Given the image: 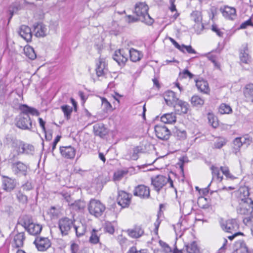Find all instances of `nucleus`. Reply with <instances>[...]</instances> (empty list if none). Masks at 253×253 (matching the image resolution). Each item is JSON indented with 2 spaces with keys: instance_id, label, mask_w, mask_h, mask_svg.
I'll return each instance as SVG.
<instances>
[{
  "instance_id": "nucleus-9",
  "label": "nucleus",
  "mask_w": 253,
  "mask_h": 253,
  "mask_svg": "<svg viewBox=\"0 0 253 253\" xmlns=\"http://www.w3.org/2000/svg\"><path fill=\"white\" fill-rule=\"evenodd\" d=\"M13 161H11L12 172L18 176L26 175L28 169L27 166L19 161L16 162Z\"/></svg>"
},
{
  "instance_id": "nucleus-55",
  "label": "nucleus",
  "mask_w": 253,
  "mask_h": 253,
  "mask_svg": "<svg viewBox=\"0 0 253 253\" xmlns=\"http://www.w3.org/2000/svg\"><path fill=\"white\" fill-rule=\"evenodd\" d=\"M181 48L183 49L182 50H181L183 52H184V50H186V51L189 53L195 54L196 53V51L192 47L191 45H185L182 44L181 45Z\"/></svg>"
},
{
  "instance_id": "nucleus-17",
  "label": "nucleus",
  "mask_w": 253,
  "mask_h": 253,
  "mask_svg": "<svg viewBox=\"0 0 253 253\" xmlns=\"http://www.w3.org/2000/svg\"><path fill=\"white\" fill-rule=\"evenodd\" d=\"M222 229L226 232L232 233L238 228L236 221L234 219L228 220L225 222H221Z\"/></svg>"
},
{
  "instance_id": "nucleus-51",
  "label": "nucleus",
  "mask_w": 253,
  "mask_h": 253,
  "mask_svg": "<svg viewBox=\"0 0 253 253\" xmlns=\"http://www.w3.org/2000/svg\"><path fill=\"white\" fill-rule=\"evenodd\" d=\"M193 28L195 29L196 33L197 34H200L201 33V32L203 30L204 26L202 22H195V24L193 26Z\"/></svg>"
},
{
  "instance_id": "nucleus-39",
  "label": "nucleus",
  "mask_w": 253,
  "mask_h": 253,
  "mask_svg": "<svg viewBox=\"0 0 253 253\" xmlns=\"http://www.w3.org/2000/svg\"><path fill=\"white\" fill-rule=\"evenodd\" d=\"M218 111L221 114H230L232 112V109L229 105L222 103L220 105Z\"/></svg>"
},
{
  "instance_id": "nucleus-52",
  "label": "nucleus",
  "mask_w": 253,
  "mask_h": 253,
  "mask_svg": "<svg viewBox=\"0 0 253 253\" xmlns=\"http://www.w3.org/2000/svg\"><path fill=\"white\" fill-rule=\"evenodd\" d=\"M62 197L66 200L68 203V205L71 206V203H73L72 198L69 193L65 192H62L60 193Z\"/></svg>"
},
{
  "instance_id": "nucleus-56",
  "label": "nucleus",
  "mask_w": 253,
  "mask_h": 253,
  "mask_svg": "<svg viewBox=\"0 0 253 253\" xmlns=\"http://www.w3.org/2000/svg\"><path fill=\"white\" fill-rule=\"evenodd\" d=\"M106 232L110 234H113L115 231L114 227L110 222H106L104 227Z\"/></svg>"
},
{
  "instance_id": "nucleus-10",
  "label": "nucleus",
  "mask_w": 253,
  "mask_h": 253,
  "mask_svg": "<svg viewBox=\"0 0 253 253\" xmlns=\"http://www.w3.org/2000/svg\"><path fill=\"white\" fill-rule=\"evenodd\" d=\"M131 195L126 192L124 191H119L117 197V203L118 205L123 208L128 207L131 202Z\"/></svg>"
},
{
  "instance_id": "nucleus-35",
  "label": "nucleus",
  "mask_w": 253,
  "mask_h": 253,
  "mask_svg": "<svg viewBox=\"0 0 253 253\" xmlns=\"http://www.w3.org/2000/svg\"><path fill=\"white\" fill-rule=\"evenodd\" d=\"M191 104L196 107H201L204 103V99L200 96H192L191 98Z\"/></svg>"
},
{
  "instance_id": "nucleus-13",
  "label": "nucleus",
  "mask_w": 253,
  "mask_h": 253,
  "mask_svg": "<svg viewBox=\"0 0 253 253\" xmlns=\"http://www.w3.org/2000/svg\"><path fill=\"white\" fill-rule=\"evenodd\" d=\"M34 243L39 251L43 252L48 249L51 246V242L47 238L37 237Z\"/></svg>"
},
{
  "instance_id": "nucleus-62",
  "label": "nucleus",
  "mask_w": 253,
  "mask_h": 253,
  "mask_svg": "<svg viewBox=\"0 0 253 253\" xmlns=\"http://www.w3.org/2000/svg\"><path fill=\"white\" fill-rule=\"evenodd\" d=\"M160 223H161V221H160L159 217H158L156 222L154 223L155 229L154 230V232L156 235H158V229H159V227Z\"/></svg>"
},
{
  "instance_id": "nucleus-47",
  "label": "nucleus",
  "mask_w": 253,
  "mask_h": 253,
  "mask_svg": "<svg viewBox=\"0 0 253 253\" xmlns=\"http://www.w3.org/2000/svg\"><path fill=\"white\" fill-rule=\"evenodd\" d=\"M97 231L95 229H93L91 233V236L89 238V242L91 244H96L99 242V238L96 234Z\"/></svg>"
},
{
  "instance_id": "nucleus-2",
  "label": "nucleus",
  "mask_w": 253,
  "mask_h": 253,
  "mask_svg": "<svg viewBox=\"0 0 253 253\" xmlns=\"http://www.w3.org/2000/svg\"><path fill=\"white\" fill-rule=\"evenodd\" d=\"M148 5L144 2H139L136 4L134 12L138 17V20L147 25H151L154 22V20L148 13Z\"/></svg>"
},
{
  "instance_id": "nucleus-59",
  "label": "nucleus",
  "mask_w": 253,
  "mask_h": 253,
  "mask_svg": "<svg viewBox=\"0 0 253 253\" xmlns=\"http://www.w3.org/2000/svg\"><path fill=\"white\" fill-rule=\"evenodd\" d=\"M234 144L238 149L240 148L242 146L241 137H237L234 140Z\"/></svg>"
},
{
  "instance_id": "nucleus-20",
  "label": "nucleus",
  "mask_w": 253,
  "mask_h": 253,
  "mask_svg": "<svg viewBox=\"0 0 253 253\" xmlns=\"http://www.w3.org/2000/svg\"><path fill=\"white\" fill-rule=\"evenodd\" d=\"M2 182L3 189L7 191L13 190L16 185L15 180L7 176H3Z\"/></svg>"
},
{
  "instance_id": "nucleus-58",
  "label": "nucleus",
  "mask_w": 253,
  "mask_h": 253,
  "mask_svg": "<svg viewBox=\"0 0 253 253\" xmlns=\"http://www.w3.org/2000/svg\"><path fill=\"white\" fill-rule=\"evenodd\" d=\"M242 145H246L248 147L252 142V139L249 137H241Z\"/></svg>"
},
{
  "instance_id": "nucleus-29",
  "label": "nucleus",
  "mask_w": 253,
  "mask_h": 253,
  "mask_svg": "<svg viewBox=\"0 0 253 253\" xmlns=\"http://www.w3.org/2000/svg\"><path fill=\"white\" fill-rule=\"evenodd\" d=\"M184 247L188 253H201L200 248L195 241L190 244L185 243Z\"/></svg>"
},
{
  "instance_id": "nucleus-30",
  "label": "nucleus",
  "mask_w": 253,
  "mask_h": 253,
  "mask_svg": "<svg viewBox=\"0 0 253 253\" xmlns=\"http://www.w3.org/2000/svg\"><path fill=\"white\" fill-rule=\"evenodd\" d=\"M196 85L201 92L207 94L210 90L208 82L204 80H200L196 82Z\"/></svg>"
},
{
  "instance_id": "nucleus-36",
  "label": "nucleus",
  "mask_w": 253,
  "mask_h": 253,
  "mask_svg": "<svg viewBox=\"0 0 253 253\" xmlns=\"http://www.w3.org/2000/svg\"><path fill=\"white\" fill-rule=\"evenodd\" d=\"M24 53L26 56L32 60H34L36 58L34 48L30 46H26L24 48Z\"/></svg>"
},
{
  "instance_id": "nucleus-8",
  "label": "nucleus",
  "mask_w": 253,
  "mask_h": 253,
  "mask_svg": "<svg viewBox=\"0 0 253 253\" xmlns=\"http://www.w3.org/2000/svg\"><path fill=\"white\" fill-rule=\"evenodd\" d=\"M127 56V50L122 49L115 52L113 58L120 66L124 67L128 60Z\"/></svg>"
},
{
  "instance_id": "nucleus-11",
  "label": "nucleus",
  "mask_w": 253,
  "mask_h": 253,
  "mask_svg": "<svg viewBox=\"0 0 253 253\" xmlns=\"http://www.w3.org/2000/svg\"><path fill=\"white\" fill-rule=\"evenodd\" d=\"M168 177L162 175H159L155 178L151 179L152 184L155 190L159 192L168 182Z\"/></svg>"
},
{
  "instance_id": "nucleus-38",
  "label": "nucleus",
  "mask_w": 253,
  "mask_h": 253,
  "mask_svg": "<svg viewBox=\"0 0 253 253\" xmlns=\"http://www.w3.org/2000/svg\"><path fill=\"white\" fill-rule=\"evenodd\" d=\"M208 119L209 123L214 128H216L218 126V121L217 118L211 113H209L208 114Z\"/></svg>"
},
{
  "instance_id": "nucleus-14",
  "label": "nucleus",
  "mask_w": 253,
  "mask_h": 253,
  "mask_svg": "<svg viewBox=\"0 0 253 253\" xmlns=\"http://www.w3.org/2000/svg\"><path fill=\"white\" fill-rule=\"evenodd\" d=\"M133 194L140 198L147 199L150 197V189L144 185H139L135 188Z\"/></svg>"
},
{
  "instance_id": "nucleus-60",
  "label": "nucleus",
  "mask_w": 253,
  "mask_h": 253,
  "mask_svg": "<svg viewBox=\"0 0 253 253\" xmlns=\"http://www.w3.org/2000/svg\"><path fill=\"white\" fill-rule=\"evenodd\" d=\"M24 190L29 191L33 189V186L30 182L27 181L22 186Z\"/></svg>"
},
{
  "instance_id": "nucleus-44",
  "label": "nucleus",
  "mask_w": 253,
  "mask_h": 253,
  "mask_svg": "<svg viewBox=\"0 0 253 253\" xmlns=\"http://www.w3.org/2000/svg\"><path fill=\"white\" fill-rule=\"evenodd\" d=\"M71 206L76 210H82L85 207V204L83 201L78 200L71 203Z\"/></svg>"
},
{
  "instance_id": "nucleus-4",
  "label": "nucleus",
  "mask_w": 253,
  "mask_h": 253,
  "mask_svg": "<svg viewBox=\"0 0 253 253\" xmlns=\"http://www.w3.org/2000/svg\"><path fill=\"white\" fill-rule=\"evenodd\" d=\"M23 226L26 230L33 235L39 234L42 230V226L41 225L34 223L28 216L24 218Z\"/></svg>"
},
{
  "instance_id": "nucleus-25",
  "label": "nucleus",
  "mask_w": 253,
  "mask_h": 253,
  "mask_svg": "<svg viewBox=\"0 0 253 253\" xmlns=\"http://www.w3.org/2000/svg\"><path fill=\"white\" fill-rule=\"evenodd\" d=\"M222 14L225 18L233 20L236 16V10L234 7L226 5L224 7Z\"/></svg>"
},
{
  "instance_id": "nucleus-7",
  "label": "nucleus",
  "mask_w": 253,
  "mask_h": 253,
  "mask_svg": "<svg viewBox=\"0 0 253 253\" xmlns=\"http://www.w3.org/2000/svg\"><path fill=\"white\" fill-rule=\"evenodd\" d=\"M96 74L98 77H106L108 73V63L105 58H99L96 64Z\"/></svg>"
},
{
  "instance_id": "nucleus-24",
  "label": "nucleus",
  "mask_w": 253,
  "mask_h": 253,
  "mask_svg": "<svg viewBox=\"0 0 253 253\" xmlns=\"http://www.w3.org/2000/svg\"><path fill=\"white\" fill-rule=\"evenodd\" d=\"M240 58L241 61L244 63L248 64L250 61V57L249 54L247 44L242 45L240 50Z\"/></svg>"
},
{
  "instance_id": "nucleus-28",
  "label": "nucleus",
  "mask_w": 253,
  "mask_h": 253,
  "mask_svg": "<svg viewBox=\"0 0 253 253\" xmlns=\"http://www.w3.org/2000/svg\"><path fill=\"white\" fill-rule=\"evenodd\" d=\"M93 130L95 135L103 137L107 134V131L102 124H97L93 126Z\"/></svg>"
},
{
  "instance_id": "nucleus-15",
  "label": "nucleus",
  "mask_w": 253,
  "mask_h": 253,
  "mask_svg": "<svg viewBox=\"0 0 253 253\" xmlns=\"http://www.w3.org/2000/svg\"><path fill=\"white\" fill-rule=\"evenodd\" d=\"M72 225L73 221L67 217L61 218L58 222L59 228L62 235L68 234Z\"/></svg>"
},
{
  "instance_id": "nucleus-23",
  "label": "nucleus",
  "mask_w": 253,
  "mask_h": 253,
  "mask_svg": "<svg viewBox=\"0 0 253 253\" xmlns=\"http://www.w3.org/2000/svg\"><path fill=\"white\" fill-rule=\"evenodd\" d=\"M128 235L133 238H138L144 234V230L140 226H135L133 229L127 230Z\"/></svg>"
},
{
  "instance_id": "nucleus-49",
  "label": "nucleus",
  "mask_w": 253,
  "mask_h": 253,
  "mask_svg": "<svg viewBox=\"0 0 253 253\" xmlns=\"http://www.w3.org/2000/svg\"><path fill=\"white\" fill-rule=\"evenodd\" d=\"M127 172L124 170H118L114 174V179L115 181H119L123 178Z\"/></svg>"
},
{
  "instance_id": "nucleus-34",
  "label": "nucleus",
  "mask_w": 253,
  "mask_h": 253,
  "mask_svg": "<svg viewBox=\"0 0 253 253\" xmlns=\"http://www.w3.org/2000/svg\"><path fill=\"white\" fill-rule=\"evenodd\" d=\"M239 191L240 192L239 199L240 201H247V199H251L249 198L250 195L249 188L247 187H241Z\"/></svg>"
},
{
  "instance_id": "nucleus-3",
  "label": "nucleus",
  "mask_w": 253,
  "mask_h": 253,
  "mask_svg": "<svg viewBox=\"0 0 253 253\" xmlns=\"http://www.w3.org/2000/svg\"><path fill=\"white\" fill-rule=\"evenodd\" d=\"M89 213L95 217H99L102 215L106 208L99 200L91 199L88 206Z\"/></svg>"
},
{
  "instance_id": "nucleus-48",
  "label": "nucleus",
  "mask_w": 253,
  "mask_h": 253,
  "mask_svg": "<svg viewBox=\"0 0 253 253\" xmlns=\"http://www.w3.org/2000/svg\"><path fill=\"white\" fill-rule=\"evenodd\" d=\"M16 197L18 201L22 204H26L28 201L27 196L22 193L21 191H19L16 195Z\"/></svg>"
},
{
  "instance_id": "nucleus-64",
  "label": "nucleus",
  "mask_w": 253,
  "mask_h": 253,
  "mask_svg": "<svg viewBox=\"0 0 253 253\" xmlns=\"http://www.w3.org/2000/svg\"><path fill=\"white\" fill-rule=\"evenodd\" d=\"M79 250V246L76 243H73L71 246V250L72 253H77Z\"/></svg>"
},
{
  "instance_id": "nucleus-53",
  "label": "nucleus",
  "mask_w": 253,
  "mask_h": 253,
  "mask_svg": "<svg viewBox=\"0 0 253 253\" xmlns=\"http://www.w3.org/2000/svg\"><path fill=\"white\" fill-rule=\"evenodd\" d=\"M7 86L5 81L3 79L0 80V95H3L6 93Z\"/></svg>"
},
{
  "instance_id": "nucleus-33",
  "label": "nucleus",
  "mask_w": 253,
  "mask_h": 253,
  "mask_svg": "<svg viewBox=\"0 0 253 253\" xmlns=\"http://www.w3.org/2000/svg\"><path fill=\"white\" fill-rule=\"evenodd\" d=\"M141 149L139 147H134L131 152L126 155V159L128 160H136L139 157L138 154L140 152Z\"/></svg>"
},
{
  "instance_id": "nucleus-37",
  "label": "nucleus",
  "mask_w": 253,
  "mask_h": 253,
  "mask_svg": "<svg viewBox=\"0 0 253 253\" xmlns=\"http://www.w3.org/2000/svg\"><path fill=\"white\" fill-rule=\"evenodd\" d=\"M211 169L212 171L213 178H215L218 181L221 182L223 179V176L220 174L219 169L216 167L212 166L211 167Z\"/></svg>"
},
{
  "instance_id": "nucleus-19",
  "label": "nucleus",
  "mask_w": 253,
  "mask_h": 253,
  "mask_svg": "<svg viewBox=\"0 0 253 253\" xmlns=\"http://www.w3.org/2000/svg\"><path fill=\"white\" fill-rule=\"evenodd\" d=\"M34 32L37 37H43L47 34V28L42 23H37L34 25Z\"/></svg>"
},
{
  "instance_id": "nucleus-16",
  "label": "nucleus",
  "mask_w": 253,
  "mask_h": 253,
  "mask_svg": "<svg viewBox=\"0 0 253 253\" xmlns=\"http://www.w3.org/2000/svg\"><path fill=\"white\" fill-rule=\"evenodd\" d=\"M60 152L61 156L67 159H73L76 154L75 149L71 146H61Z\"/></svg>"
},
{
  "instance_id": "nucleus-1",
  "label": "nucleus",
  "mask_w": 253,
  "mask_h": 253,
  "mask_svg": "<svg viewBox=\"0 0 253 253\" xmlns=\"http://www.w3.org/2000/svg\"><path fill=\"white\" fill-rule=\"evenodd\" d=\"M7 141H10V153L9 156L10 161H14L18 158V156L24 153H28L26 149H29L31 151L33 150L34 147L31 145H26L22 141L17 140L15 138L7 135L6 138Z\"/></svg>"
},
{
  "instance_id": "nucleus-61",
  "label": "nucleus",
  "mask_w": 253,
  "mask_h": 253,
  "mask_svg": "<svg viewBox=\"0 0 253 253\" xmlns=\"http://www.w3.org/2000/svg\"><path fill=\"white\" fill-rule=\"evenodd\" d=\"M101 100L102 104L105 106L106 109L108 110L111 108L112 106L110 103L109 101H108V100L105 98H101Z\"/></svg>"
},
{
  "instance_id": "nucleus-32",
  "label": "nucleus",
  "mask_w": 253,
  "mask_h": 253,
  "mask_svg": "<svg viewBox=\"0 0 253 253\" xmlns=\"http://www.w3.org/2000/svg\"><path fill=\"white\" fill-rule=\"evenodd\" d=\"M172 133L173 136L179 140H183L186 138V132L184 129L178 128L175 126L173 129Z\"/></svg>"
},
{
  "instance_id": "nucleus-54",
  "label": "nucleus",
  "mask_w": 253,
  "mask_h": 253,
  "mask_svg": "<svg viewBox=\"0 0 253 253\" xmlns=\"http://www.w3.org/2000/svg\"><path fill=\"white\" fill-rule=\"evenodd\" d=\"M211 30L216 33V34L219 37H223L224 32L220 29L216 25H212L211 26Z\"/></svg>"
},
{
  "instance_id": "nucleus-27",
  "label": "nucleus",
  "mask_w": 253,
  "mask_h": 253,
  "mask_svg": "<svg viewBox=\"0 0 253 253\" xmlns=\"http://www.w3.org/2000/svg\"><path fill=\"white\" fill-rule=\"evenodd\" d=\"M19 108L22 113H24L28 115H29V113L32 115L36 116H38L40 115V113L37 110L34 108L28 107L27 105L25 104H20Z\"/></svg>"
},
{
  "instance_id": "nucleus-5",
  "label": "nucleus",
  "mask_w": 253,
  "mask_h": 253,
  "mask_svg": "<svg viewBox=\"0 0 253 253\" xmlns=\"http://www.w3.org/2000/svg\"><path fill=\"white\" fill-rule=\"evenodd\" d=\"M16 126L22 129H28L32 130V122L29 115L21 113L18 121L16 124Z\"/></svg>"
},
{
  "instance_id": "nucleus-46",
  "label": "nucleus",
  "mask_w": 253,
  "mask_h": 253,
  "mask_svg": "<svg viewBox=\"0 0 253 253\" xmlns=\"http://www.w3.org/2000/svg\"><path fill=\"white\" fill-rule=\"evenodd\" d=\"M220 169L221 170L223 174H224L227 178L231 180L236 178V177L230 172L229 169L227 167H221Z\"/></svg>"
},
{
  "instance_id": "nucleus-31",
  "label": "nucleus",
  "mask_w": 253,
  "mask_h": 253,
  "mask_svg": "<svg viewBox=\"0 0 253 253\" xmlns=\"http://www.w3.org/2000/svg\"><path fill=\"white\" fill-rule=\"evenodd\" d=\"M161 120L165 124H172L176 122V118L174 113H168L163 115Z\"/></svg>"
},
{
  "instance_id": "nucleus-18",
  "label": "nucleus",
  "mask_w": 253,
  "mask_h": 253,
  "mask_svg": "<svg viewBox=\"0 0 253 253\" xmlns=\"http://www.w3.org/2000/svg\"><path fill=\"white\" fill-rule=\"evenodd\" d=\"M19 35L26 42L31 41L32 38V32L30 28L28 26L23 25L20 26L18 31Z\"/></svg>"
},
{
  "instance_id": "nucleus-50",
  "label": "nucleus",
  "mask_w": 253,
  "mask_h": 253,
  "mask_svg": "<svg viewBox=\"0 0 253 253\" xmlns=\"http://www.w3.org/2000/svg\"><path fill=\"white\" fill-rule=\"evenodd\" d=\"M244 95H253V84H249L246 85L244 89Z\"/></svg>"
},
{
  "instance_id": "nucleus-45",
  "label": "nucleus",
  "mask_w": 253,
  "mask_h": 253,
  "mask_svg": "<svg viewBox=\"0 0 253 253\" xmlns=\"http://www.w3.org/2000/svg\"><path fill=\"white\" fill-rule=\"evenodd\" d=\"M191 20L195 22H201L202 20L201 12L199 11H194L190 15Z\"/></svg>"
},
{
  "instance_id": "nucleus-42",
  "label": "nucleus",
  "mask_w": 253,
  "mask_h": 253,
  "mask_svg": "<svg viewBox=\"0 0 253 253\" xmlns=\"http://www.w3.org/2000/svg\"><path fill=\"white\" fill-rule=\"evenodd\" d=\"M61 108L64 113L65 117L67 120H69L71 117V115L73 111L72 108L67 105L62 106Z\"/></svg>"
},
{
  "instance_id": "nucleus-40",
  "label": "nucleus",
  "mask_w": 253,
  "mask_h": 253,
  "mask_svg": "<svg viewBox=\"0 0 253 253\" xmlns=\"http://www.w3.org/2000/svg\"><path fill=\"white\" fill-rule=\"evenodd\" d=\"M74 228L75 230L76 235L78 237L84 235L85 232V227L83 224H80L78 226L74 225Z\"/></svg>"
},
{
  "instance_id": "nucleus-41",
  "label": "nucleus",
  "mask_w": 253,
  "mask_h": 253,
  "mask_svg": "<svg viewBox=\"0 0 253 253\" xmlns=\"http://www.w3.org/2000/svg\"><path fill=\"white\" fill-rule=\"evenodd\" d=\"M226 143V139L221 137H217L214 142V148L220 149Z\"/></svg>"
},
{
  "instance_id": "nucleus-6",
  "label": "nucleus",
  "mask_w": 253,
  "mask_h": 253,
  "mask_svg": "<svg viewBox=\"0 0 253 253\" xmlns=\"http://www.w3.org/2000/svg\"><path fill=\"white\" fill-rule=\"evenodd\" d=\"M237 211L241 214L251 215L253 212V201L247 199V201H240Z\"/></svg>"
},
{
  "instance_id": "nucleus-21",
  "label": "nucleus",
  "mask_w": 253,
  "mask_h": 253,
  "mask_svg": "<svg viewBox=\"0 0 253 253\" xmlns=\"http://www.w3.org/2000/svg\"><path fill=\"white\" fill-rule=\"evenodd\" d=\"M173 107L175 112L178 114H186L188 110V104L181 100H179Z\"/></svg>"
},
{
  "instance_id": "nucleus-22",
  "label": "nucleus",
  "mask_w": 253,
  "mask_h": 253,
  "mask_svg": "<svg viewBox=\"0 0 253 253\" xmlns=\"http://www.w3.org/2000/svg\"><path fill=\"white\" fill-rule=\"evenodd\" d=\"M25 239L24 232L18 233L14 236L12 246L18 248L23 247Z\"/></svg>"
},
{
  "instance_id": "nucleus-57",
  "label": "nucleus",
  "mask_w": 253,
  "mask_h": 253,
  "mask_svg": "<svg viewBox=\"0 0 253 253\" xmlns=\"http://www.w3.org/2000/svg\"><path fill=\"white\" fill-rule=\"evenodd\" d=\"M248 26H253V24L252 22L251 19L245 21L242 23L240 26V29H246Z\"/></svg>"
},
{
  "instance_id": "nucleus-43",
  "label": "nucleus",
  "mask_w": 253,
  "mask_h": 253,
  "mask_svg": "<svg viewBox=\"0 0 253 253\" xmlns=\"http://www.w3.org/2000/svg\"><path fill=\"white\" fill-rule=\"evenodd\" d=\"M164 99L168 105H172L173 107L179 100L175 96H166Z\"/></svg>"
},
{
  "instance_id": "nucleus-63",
  "label": "nucleus",
  "mask_w": 253,
  "mask_h": 253,
  "mask_svg": "<svg viewBox=\"0 0 253 253\" xmlns=\"http://www.w3.org/2000/svg\"><path fill=\"white\" fill-rule=\"evenodd\" d=\"M240 250H241V252H242V253H249L248 248L246 246V244L245 243H244L243 242H242L241 243Z\"/></svg>"
},
{
  "instance_id": "nucleus-12",
  "label": "nucleus",
  "mask_w": 253,
  "mask_h": 253,
  "mask_svg": "<svg viewBox=\"0 0 253 253\" xmlns=\"http://www.w3.org/2000/svg\"><path fill=\"white\" fill-rule=\"evenodd\" d=\"M155 131L157 137L163 140L168 139L170 135L169 129L164 126L156 125Z\"/></svg>"
},
{
  "instance_id": "nucleus-26",
  "label": "nucleus",
  "mask_w": 253,
  "mask_h": 253,
  "mask_svg": "<svg viewBox=\"0 0 253 253\" xmlns=\"http://www.w3.org/2000/svg\"><path fill=\"white\" fill-rule=\"evenodd\" d=\"M127 52L129 54L130 60L133 62L140 60L143 57V54L141 51L133 48H131L128 51L127 50Z\"/></svg>"
}]
</instances>
